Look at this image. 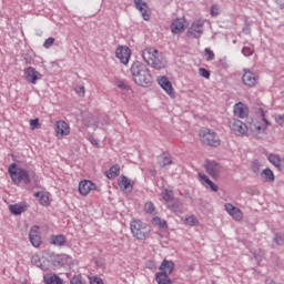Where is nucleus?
Returning <instances> with one entry per match:
<instances>
[{"instance_id": "nucleus-1", "label": "nucleus", "mask_w": 284, "mask_h": 284, "mask_svg": "<svg viewBox=\"0 0 284 284\" xmlns=\"http://www.w3.org/2000/svg\"><path fill=\"white\" fill-rule=\"evenodd\" d=\"M266 112L267 111H265L263 105H258L256 108V114L260 115L261 121L253 120L247 125L241 120L232 119L229 122V125L236 136H245L247 135V132H250L255 139H263V136H265V130H267V125H270V121L265 116Z\"/></svg>"}, {"instance_id": "nucleus-2", "label": "nucleus", "mask_w": 284, "mask_h": 284, "mask_svg": "<svg viewBox=\"0 0 284 284\" xmlns=\"http://www.w3.org/2000/svg\"><path fill=\"white\" fill-rule=\"evenodd\" d=\"M8 172L10 174L11 181L16 185H32L37 187L39 185V176L32 169H23L17 166V164H10Z\"/></svg>"}, {"instance_id": "nucleus-3", "label": "nucleus", "mask_w": 284, "mask_h": 284, "mask_svg": "<svg viewBox=\"0 0 284 284\" xmlns=\"http://www.w3.org/2000/svg\"><path fill=\"white\" fill-rule=\"evenodd\" d=\"M142 59L154 70H163L168 67L165 55L154 48L144 49L142 51Z\"/></svg>"}, {"instance_id": "nucleus-4", "label": "nucleus", "mask_w": 284, "mask_h": 284, "mask_svg": "<svg viewBox=\"0 0 284 284\" xmlns=\"http://www.w3.org/2000/svg\"><path fill=\"white\" fill-rule=\"evenodd\" d=\"M131 73L136 85H142V88L152 85V73H150V69L145 64L139 61L134 62L131 67Z\"/></svg>"}, {"instance_id": "nucleus-5", "label": "nucleus", "mask_w": 284, "mask_h": 284, "mask_svg": "<svg viewBox=\"0 0 284 284\" xmlns=\"http://www.w3.org/2000/svg\"><path fill=\"white\" fill-rule=\"evenodd\" d=\"M130 227L131 233L138 241H145V239L150 237V232H152V227L141 220H132Z\"/></svg>"}, {"instance_id": "nucleus-6", "label": "nucleus", "mask_w": 284, "mask_h": 284, "mask_svg": "<svg viewBox=\"0 0 284 284\" xmlns=\"http://www.w3.org/2000/svg\"><path fill=\"white\" fill-rule=\"evenodd\" d=\"M200 140L204 145H210V148H219L221 145L219 134L211 129H202L200 131Z\"/></svg>"}, {"instance_id": "nucleus-7", "label": "nucleus", "mask_w": 284, "mask_h": 284, "mask_svg": "<svg viewBox=\"0 0 284 284\" xmlns=\"http://www.w3.org/2000/svg\"><path fill=\"white\" fill-rule=\"evenodd\" d=\"M203 26H205L203 20H195L186 31V37L189 39H201L203 34Z\"/></svg>"}, {"instance_id": "nucleus-8", "label": "nucleus", "mask_w": 284, "mask_h": 284, "mask_svg": "<svg viewBox=\"0 0 284 284\" xmlns=\"http://www.w3.org/2000/svg\"><path fill=\"white\" fill-rule=\"evenodd\" d=\"M24 77L26 80L33 85H37V81H40V79L43 78V75L32 67H29L24 70Z\"/></svg>"}, {"instance_id": "nucleus-9", "label": "nucleus", "mask_w": 284, "mask_h": 284, "mask_svg": "<svg viewBox=\"0 0 284 284\" xmlns=\"http://www.w3.org/2000/svg\"><path fill=\"white\" fill-rule=\"evenodd\" d=\"M204 168L212 179H219V175L221 174V164L215 161H206Z\"/></svg>"}, {"instance_id": "nucleus-10", "label": "nucleus", "mask_w": 284, "mask_h": 284, "mask_svg": "<svg viewBox=\"0 0 284 284\" xmlns=\"http://www.w3.org/2000/svg\"><path fill=\"white\" fill-rule=\"evenodd\" d=\"M132 54V51L128 47H120L115 51L116 58L123 63L124 65H128L130 62V57Z\"/></svg>"}, {"instance_id": "nucleus-11", "label": "nucleus", "mask_w": 284, "mask_h": 284, "mask_svg": "<svg viewBox=\"0 0 284 284\" xmlns=\"http://www.w3.org/2000/svg\"><path fill=\"white\" fill-rule=\"evenodd\" d=\"M242 81H243L244 85H247V88H254V85H256V83H258V77L256 75V73H254L250 70H244Z\"/></svg>"}, {"instance_id": "nucleus-12", "label": "nucleus", "mask_w": 284, "mask_h": 284, "mask_svg": "<svg viewBox=\"0 0 284 284\" xmlns=\"http://www.w3.org/2000/svg\"><path fill=\"white\" fill-rule=\"evenodd\" d=\"M55 132L58 139H63L70 134V125L65 121H57L55 122Z\"/></svg>"}, {"instance_id": "nucleus-13", "label": "nucleus", "mask_w": 284, "mask_h": 284, "mask_svg": "<svg viewBox=\"0 0 284 284\" xmlns=\"http://www.w3.org/2000/svg\"><path fill=\"white\" fill-rule=\"evenodd\" d=\"M92 190H97V184L90 180L81 181L79 184V192L82 196H88Z\"/></svg>"}, {"instance_id": "nucleus-14", "label": "nucleus", "mask_w": 284, "mask_h": 284, "mask_svg": "<svg viewBox=\"0 0 284 284\" xmlns=\"http://www.w3.org/2000/svg\"><path fill=\"white\" fill-rule=\"evenodd\" d=\"M227 214H230V216H232V219H234V221H242L243 220V211H241V209L232 205V203H226L224 205Z\"/></svg>"}, {"instance_id": "nucleus-15", "label": "nucleus", "mask_w": 284, "mask_h": 284, "mask_svg": "<svg viewBox=\"0 0 284 284\" xmlns=\"http://www.w3.org/2000/svg\"><path fill=\"white\" fill-rule=\"evenodd\" d=\"M134 6L139 12H141L144 21H150V8L148 7L146 2L143 0H134Z\"/></svg>"}, {"instance_id": "nucleus-16", "label": "nucleus", "mask_w": 284, "mask_h": 284, "mask_svg": "<svg viewBox=\"0 0 284 284\" xmlns=\"http://www.w3.org/2000/svg\"><path fill=\"white\" fill-rule=\"evenodd\" d=\"M29 240L33 247H40L41 245V233L39 232V226H33L29 232Z\"/></svg>"}, {"instance_id": "nucleus-17", "label": "nucleus", "mask_w": 284, "mask_h": 284, "mask_svg": "<svg viewBox=\"0 0 284 284\" xmlns=\"http://www.w3.org/2000/svg\"><path fill=\"white\" fill-rule=\"evenodd\" d=\"M234 114L239 116V119H247L250 115V109L242 102H239L234 105Z\"/></svg>"}, {"instance_id": "nucleus-18", "label": "nucleus", "mask_w": 284, "mask_h": 284, "mask_svg": "<svg viewBox=\"0 0 284 284\" xmlns=\"http://www.w3.org/2000/svg\"><path fill=\"white\" fill-rule=\"evenodd\" d=\"M168 210L173 212V214H183L185 212V207H183V203H181V200L174 199L171 203L166 204Z\"/></svg>"}, {"instance_id": "nucleus-19", "label": "nucleus", "mask_w": 284, "mask_h": 284, "mask_svg": "<svg viewBox=\"0 0 284 284\" xmlns=\"http://www.w3.org/2000/svg\"><path fill=\"white\" fill-rule=\"evenodd\" d=\"M159 84L163 90H165L166 93H169L170 97H174V88H172V82H170L168 78L162 77L159 79Z\"/></svg>"}, {"instance_id": "nucleus-20", "label": "nucleus", "mask_w": 284, "mask_h": 284, "mask_svg": "<svg viewBox=\"0 0 284 284\" xmlns=\"http://www.w3.org/2000/svg\"><path fill=\"white\" fill-rule=\"evenodd\" d=\"M32 265H36V267H40V270L47 271L48 270V261L45 257H40L39 255H33L31 257Z\"/></svg>"}, {"instance_id": "nucleus-21", "label": "nucleus", "mask_w": 284, "mask_h": 284, "mask_svg": "<svg viewBox=\"0 0 284 284\" xmlns=\"http://www.w3.org/2000/svg\"><path fill=\"white\" fill-rule=\"evenodd\" d=\"M185 30V21L182 19H176L172 24H171V31L173 34H180V32H183Z\"/></svg>"}, {"instance_id": "nucleus-22", "label": "nucleus", "mask_w": 284, "mask_h": 284, "mask_svg": "<svg viewBox=\"0 0 284 284\" xmlns=\"http://www.w3.org/2000/svg\"><path fill=\"white\" fill-rule=\"evenodd\" d=\"M43 278L45 284H63V280L57 273H48Z\"/></svg>"}, {"instance_id": "nucleus-23", "label": "nucleus", "mask_w": 284, "mask_h": 284, "mask_svg": "<svg viewBox=\"0 0 284 284\" xmlns=\"http://www.w3.org/2000/svg\"><path fill=\"white\" fill-rule=\"evenodd\" d=\"M169 273L166 272H159L155 274V281L158 284H172L175 283L174 281L170 280V276L168 275Z\"/></svg>"}, {"instance_id": "nucleus-24", "label": "nucleus", "mask_w": 284, "mask_h": 284, "mask_svg": "<svg viewBox=\"0 0 284 284\" xmlns=\"http://www.w3.org/2000/svg\"><path fill=\"white\" fill-rule=\"evenodd\" d=\"M199 179L200 181H204V183L206 184V187H210L212 192H219V185L212 182V180H210L207 175H205L204 173H199Z\"/></svg>"}, {"instance_id": "nucleus-25", "label": "nucleus", "mask_w": 284, "mask_h": 284, "mask_svg": "<svg viewBox=\"0 0 284 284\" xmlns=\"http://www.w3.org/2000/svg\"><path fill=\"white\" fill-rule=\"evenodd\" d=\"M268 161L274 165L277 170H283V159L278 154L271 153L268 155Z\"/></svg>"}, {"instance_id": "nucleus-26", "label": "nucleus", "mask_w": 284, "mask_h": 284, "mask_svg": "<svg viewBox=\"0 0 284 284\" xmlns=\"http://www.w3.org/2000/svg\"><path fill=\"white\" fill-rule=\"evenodd\" d=\"M28 210V205L23 204H11L9 205V211L11 214H14V216H19V214H23Z\"/></svg>"}, {"instance_id": "nucleus-27", "label": "nucleus", "mask_w": 284, "mask_h": 284, "mask_svg": "<svg viewBox=\"0 0 284 284\" xmlns=\"http://www.w3.org/2000/svg\"><path fill=\"white\" fill-rule=\"evenodd\" d=\"M159 270L165 272L166 274H172V272H174V263L169 260H163Z\"/></svg>"}, {"instance_id": "nucleus-28", "label": "nucleus", "mask_w": 284, "mask_h": 284, "mask_svg": "<svg viewBox=\"0 0 284 284\" xmlns=\"http://www.w3.org/2000/svg\"><path fill=\"white\" fill-rule=\"evenodd\" d=\"M121 174V168L119 164L112 165L109 171L105 172V176L109 179H116Z\"/></svg>"}, {"instance_id": "nucleus-29", "label": "nucleus", "mask_w": 284, "mask_h": 284, "mask_svg": "<svg viewBox=\"0 0 284 284\" xmlns=\"http://www.w3.org/2000/svg\"><path fill=\"white\" fill-rule=\"evenodd\" d=\"M119 187H121V190H129L130 192H132L133 186L130 179H128V176L125 175H122L121 181L119 182Z\"/></svg>"}, {"instance_id": "nucleus-30", "label": "nucleus", "mask_w": 284, "mask_h": 284, "mask_svg": "<svg viewBox=\"0 0 284 284\" xmlns=\"http://www.w3.org/2000/svg\"><path fill=\"white\" fill-rule=\"evenodd\" d=\"M34 196L37 199H39L40 205H44L45 207H48V205H50V197L48 196V194H45L43 192H37V193H34Z\"/></svg>"}, {"instance_id": "nucleus-31", "label": "nucleus", "mask_w": 284, "mask_h": 284, "mask_svg": "<svg viewBox=\"0 0 284 284\" xmlns=\"http://www.w3.org/2000/svg\"><path fill=\"white\" fill-rule=\"evenodd\" d=\"M162 199L164 201V203L168 205L169 203L173 202L176 197H174V192L164 189L162 191Z\"/></svg>"}, {"instance_id": "nucleus-32", "label": "nucleus", "mask_w": 284, "mask_h": 284, "mask_svg": "<svg viewBox=\"0 0 284 284\" xmlns=\"http://www.w3.org/2000/svg\"><path fill=\"white\" fill-rule=\"evenodd\" d=\"M159 164L161 165V168H165L166 165H172V155L165 152L162 153V155L160 156Z\"/></svg>"}, {"instance_id": "nucleus-33", "label": "nucleus", "mask_w": 284, "mask_h": 284, "mask_svg": "<svg viewBox=\"0 0 284 284\" xmlns=\"http://www.w3.org/2000/svg\"><path fill=\"white\" fill-rule=\"evenodd\" d=\"M262 179H264L266 183H274V172H272L270 169L263 170Z\"/></svg>"}, {"instance_id": "nucleus-34", "label": "nucleus", "mask_w": 284, "mask_h": 284, "mask_svg": "<svg viewBox=\"0 0 284 284\" xmlns=\"http://www.w3.org/2000/svg\"><path fill=\"white\" fill-rule=\"evenodd\" d=\"M52 244L58 245V246L64 245L65 244V236H63V235L53 236L52 237Z\"/></svg>"}, {"instance_id": "nucleus-35", "label": "nucleus", "mask_w": 284, "mask_h": 284, "mask_svg": "<svg viewBox=\"0 0 284 284\" xmlns=\"http://www.w3.org/2000/svg\"><path fill=\"white\" fill-rule=\"evenodd\" d=\"M115 85H116L120 90H126V91L132 90V88L130 87V84H128V82H125V80H118V81L115 82Z\"/></svg>"}, {"instance_id": "nucleus-36", "label": "nucleus", "mask_w": 284, "mask_h": 284, "mask_svg": "<svg viewBox=\"0 0 284 284\" xmlns=\"http://www.w3.org/2000/svg\"><path fill=\"white\" fill-rule=\"evenodd\" d=\"M242 54H244V57H252V54H254V47H244L242 49Z\"/></svg>"}, {"instance_id": "nucleus-37", "label": "nucleus", "mask_w": 284, "mask_h": 284, "mask_svg": "<svg viewBox=\"0 0 284 284\" xmlns=\"http://www.w3.org/2000/svg\"><path fill=\"white\" fill-rule=\"evenodd\" d=\"M155 207H154V203L152 202H146L144 204V212H146V214H152L154 212Z\"/></svg>"}, {"instance_id": "nucleus-38", "label": "nucleus", "mask_w": 284, "mask_h": 284, "mask_svg": "<svg viewBox=\"0 0 284 284\" xmlns=\"http://www.w3.org/2000/svg\"><path fill=\"white\" fill-rule=\"evenodd\" d=\"M30 128H31V130L41 129V123H39V119L30 120Z\"/></svg>"}, {"instance_id": "nucleus-39", "label": "nucleus", "mask_w": 284, "mask_h": 284, "mask_svg": "<svg viewBox=\"0 0 284 284\" xmlns=\"http://www.w3.org/2000/svg\"><path fill=\"white\" fill-rule=\"evenodd\" d=\"M220 12H221V8L217 4H213L211 7V16L212 17H219Z\"/></svg>"}, {"instance_id": "nucleus-40", "label": "nucleus", "mask_w": 284, "mask_h": 284, "mask_svg": "<svg viewBox=\"0 0 284 284\" xmlns=\"http://www.w3.org/2000/svg\"><path fill=\"white\" fill-rule=\"evenodd\" d=\"M185 223L186 225H196V223H199V220L194 215H191L185 219Z\"/></svg>"}, {"instance_id": "nucleus-41", "label": "nucleus", "mask_w": 284, "mask_h": 284, "mask_svg": "<svg viewBox=\"0 0 284 284\" xmlns=\"http://www.w3.org/2000/svg\"><path fill=\"white\" fill-rule=\"evenodd\" d=\"M204 52H205V57H207L206 61H214V51H211L210 49L206 48Z\"/></svg>"}, {"instance_id": "nucleus-42", "label": "nucleus", "mask_w": 284, "mask_h": 284, "mask_svg": "<svg viewBox=\"0 0 284 284\" xmlns=\"http://www.w3.org/2000/svg\"><path fill=\"white\" fill-rule=\"evenodd\" d=\"M89 281L90 284H103V278L97 276L89 277Z\"/></svg>"}, {"instance_id": "nucleus-43", "label": "nucleus", "mask_w": 284, "mask_h": 284, "mask_svg": "<svg viewBox=\"0 0 284 284\" xmlns=\"http://www.w3.org/2000/svg\"><path fill=\"white\" fill-rule=\"evenodd\" d=\"M52 45H54V38H48V39L44 41L43 47L48 49V48H52Z\"/></svg>"}, {"instance_id": "nucleus-44", "label": "nucleus", "mask_w": 284, "mask_h": 284, "mask_svg": "<svg viewBox=\"0 0 284 284\" xmlns=\"http://www.w3.org/2000/svg\"><path fill=\"white\" fill-rule=\"evenodd\" d=\"M200 75L204 79H210V71L207 69L200 68Z\"/></svg>"}, {"instance_id": "nucleus-45", "label": "nucleus", "mask_w": 284, "mask_h": 284, "mask_svg": "<svg viewBox=\"0 0 284 284\" xmlns=\"http://www.w3.org/2000/svg\"><path fill=\"white\" fill-rule=\"evenodd\" d=\"M75 92L79 97H85V87L75 88Z\"/></svg>"}, {"instance_id": "nucleus-46", "label": "nucleus", "mask_w": 284, "mask_h": 284, "mask_svg": "<svg viewBox=\"0 0 284 284\" xmlns=\"http://www.w3.org/2000/svg\"><path fill=\"white\" fill-rule=\"evenodd\" d=\"M274 241H275L276 245H283L284 237L281 234H276Z\"/></svg>"}, {"instance_id": "nucleus-47", "label": "nucleus", "mask_w": 284, "mask_h": 284, "mask_svg": "<svg viewBox=\"0 0 284 284\" xmlns=\"http://www.w3.org/2000/svg\"><path fill=\"white\" fill-rule=\"evenodd\" d=\"M70 284H83V282H81V276L80 275H75L71 278Z\"/></svg>"}, {"instance_id": "nucleus-48", "label": "nucleus", "mask_w": 284, "mask_h": 284, "mask_svg": "<svg viewBox=\"0 0 284 284\" xmlns=\"http://www.w3.org/2000/svg\"><path fill=\"white\" fill-rule=\"evenodd\" d=\"M258 170H261V163H258V161H254L252 163V171L256 173Z\"/></svg>"}, {"instance_id": "nucleus-49", "label": "nucleus", "mask_w": 284, "mask_h": 284, "mask_svg": "<svg viewBox=\"0 0 284 284\" xmlns=\"http://www.w3.org/2000/svg\"><path fill=\"white\" fill-rule=\"evenodd\" d=\"M152 223H153V225L160 226L161 225V217H159V216L153 217Z\"/></svg>"}, {"instance_id": "nucleus-50", "label": "nucleus", "mask_w": 284, "mask_h": 284, "mask_svg": "<svg viewBox=\"0 0 284 284\" xmlns=\"http://www.w3.org/2000/svg\"><path fill=\"white\" fill-rule=\"evenodd\" d=\"M158 227H161L162 230H168V222L164 220H161L160 225H158Z\"/></svg>"}, {"instance_id": "nucleus-51", "label": "nucleus", "mask_w": 284, "mask_h": 284, "mask_svg": "<svg viewBox=\"0 0 284 284\" xmlns=\"http://www.w3.org/2000/svg\"><path fill=\"white\" fill-rule=\"evenodd\" d=\"M277 123H278V125H281L282 128H284V115H280V116L277 118Z\"/></svg>"}, {"instance_id": "nucleus-52", "label": "nucleus", "mask_w": 284, "mask_h": 284, "mask_svg": "<svg viewBox=\"0 0 284 284\" xmlns=\"http://www.w3.org/2000/svg\"><path fill=\"white\" fill-rule=\"evenodd\" d=\"M277 3V6H280L281 10L284 9V0H278V2H275Z\"/></svg>"}, {"instance_id": "nucleus-53", "label": "nucleus", "mask_w": 284, "mask_h": 284, "mask_svg": "<svg viewBox=\"0 0 284 284\" xmlns=\"http://www.w3.org/2000/svg\"><path fill=\"white\" fill-rule=\"evenodd\" d=\"M54 265L63 266V261L62 260H55Z\"/></svg>"}, {"instance_id": "nucleus-54", "label": "nucleus", "mask_w": 284, "mask_h": 284, "mask_svg": "<svg viewBox=\"0 0 284 284\" xmlns=\"http://www.w3.org/2000/svg\"><path fill=\"white\" fill-rule=\"evenodd\" d=\"M90 141L92 145H99V142L94 138H91Z\"/></svg>"}, {"instance_id": "nucleus-55", "label": "nucleus", "mask_w": 284, "mask_h": 284, "mask_svg": "<svg viewBox=\"0 0 284 284\" xmlns=\"http://www.w3.org/2000/svg\"><path fill=\"white\" fill-rule=\"evenodd\" d=\"M202 185H205V181H201Z\"/></svg>"}, {"instance_id": "nucleus-56", "label": "nucleus", "mask_w": 284, "mask_h": 284, "mask_svg": "<svg viewBox=\"0 0 284 284\" xmlns=\"http://www.w3.org/2000/svg\"><path fill=\"white\" fill-rule=\"evenodd\" d=\"M275 2H278V0H274Z\"/></svg>"}]
</instances>
